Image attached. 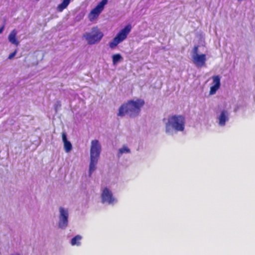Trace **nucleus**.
<instances>
[{
  "mask_svg": "<svg viewBox=\"0 0 255 255\" xmlns=\"http://www.w3.org/2000/svg\"><path fill=\"white\" fill-rule=\"evenodd\" d=\"M17 53V50H15L14 52L11 53L8 56V59H12L16 54Z\"/></svg>",
  "mask_w": 255,
  "mask_h": 255,
  "instance_id": "nucleus-19",
  "label": "nucleus"
},
{
  "mask_svg": "<svg viewBox=\"0 0 255 255\" xmlns=\"http://www.w3.org/2000/svg\"><path fill=\"white\" fill-rule=\"evenodd\" d=\"M101 151V146L99 141L97 139L92 140L90 148V163L89 166L90 176H91L92 173L96 169V166L100 157Z\"/></svg>",
  "mask_w": 255,
  "mask_h": 255,
  "instance_id": "nucleus-3",
  "label": "nucleus"
},
{
  "mask_svg": "<svg viewBox=\"0 0 255 255\" xmlns=\"http://www.w3.org/2000/svg\"><path fill=\"white\" fill-rule=\"evenodd\" d=\"M60 217L59 221V227L61 229L65 228L68 225V211L64 210V208L60 207Z\"/></svg>",
  "mask_w": 255,
  "mask_h": 255,
  "instance_id": "nucleus-7",
  "label": "nucleus"
},
{
  "mask_svg": "<svg viewBox=\"0 0 255 255\" xmlns=\"http://www.w3.org/2000/svg\"><path fill=\"white\" fill-rule=\"evenodd\" d=\"M108 0H102L93 9L89 14L88 17L90 21H93L97 18L101 13L104 8V6L107 3Z\"/></svg>",
  "mask_w": 255,
  "mask_h": 255,
  "instance_id": "nucleus-6",
  "label": "nucleus"
},
{
  "mask_svg": "<svg viewBox=\"0 0 255 255\" xmlns=\"http://www.w3.org/2000/svg\"><path fill=\"white\" fill-rule=\"evenodd\" d=\"M228 120V112L223 111L219 118V124L220 126H223L225 125L226 122Z\"/></svg>",
  "mask_w": 255,
  "mask_h": 255,
  "instance_id": "nucleus-13",
  "label": "nucleus"
},
{
  "mask_svg": "<svg viewBox=\"0 0 255 255\" xmlns=\"http://www.w3.org/2000/svg\"><path fill=\"white\" fill-rule=\"evenodd\" d=\"M131 30L130 24H128L124 28L121 29L117 34L116 36L109 43V46L113 49L116 47L119 43L125 40Z\"/></svg>",
  "mask_w": 255,
  "mask_h": 255,
  "instance_id": "nucleus-5",
  "label": "nucleus"
},
{
  "mask_svg": "<svg viewBox=\"0 0 255 255\" xmlns=\"http://www.w3.org/2000/svg\"><path fill=\"white\" fill-rule=\"evenodd\" d=\"M82 239L81 236L80 235H77L74 237L71 240V244L72 246L77 245L79 246L80 245V241Z\"/></svg>",
  "mask_w": 255,
  "mask_h": 255,
  "instance_id": "nucleus-15",
  "label": "nucleus"
},
{
  "mask_svg": "<svg viewBox=\"0 0 255 255\" xmlns=\"http://www.w3.org/2000/svg\"><path fill=\"white\" fill-rule=\"evenodd\" d=\"M70 1L71 0H63L62 2L57 6V11L58 12H62L64 9L67 8Z\"/></svg>",
  "mask_w": 255,
  "mask_h": 255,
  "instance_id": "nucleus-14",
  "label": "nucleus"
},
{
  "mask_svg": "<svg viewBox=\"0 0 255 255\" xmlns=\"http://www.w3.org/2000/svg\"><path fill=\"white\" fill-rule=\"evenodd\" d=\"M185 119L182 115H173L168 118V122L165 125V131L168 133L170 131L171 127L176 131H182L185 128Z\"/></svg>",
  "mask_w": 255,
  "mask_h": 255,
  "instance_id": "nucleus-2",
  "label": "nucleus"
},
{
  "mask_svg": "<svg viewBox=\"0 0 255 255\" xmlns=\"http://www.w3.org/2000/svg\"><path fill=\"white\" fill-rule=\"evenodd\" d=\"M198 47L199 46L198 45L195 46L193 48V55H196L198 54Z\"/></svg>",
  "mask_w": 255,
  "mask_h": 255,
  "instance_id": "nucleus-18",
  "label": "nucleus"
},
{
  "mask_svg": "<svg viewBox=\"0 0 255 255\" xmlns=\"http://www.w3.org/2000/svg\"><path fill=\"white\" fill-rule=\"evenodd\" d=\"M62 138L64 143V147L65 151L66 152H69L72 150V146L71 142L67 140L66 133H62Z\"/></svg>",
  "mask_w": 255,
  "mask_h": 255,
  "instance_id": "nucleus-11",
  "label": "nucleus"
},
{
  "mask_svg": "<svg viewBox=\"0 0 255 255\" xmlns=\"http://www.w3.org/2000/svg\"><path fill=\"white\" fill-rule=\"evenodd\" d=\"M213 83L214 85L211 87L210 94L213 95L216 93L217 91L220 87V78L219 76L216 75L212 77Z\"/></svg>",
  "mask_w": 255,
  "mask_h": 255,
  "instance_id": "nucleus-10",
  "label": "nucleus"
},
{
  "mask_svg": "<svg viewBox=\"0 0 255 255\" xmlns=\"http://www.w3.org/2000/svg\"><path fill=\"white\" fill-rule=\"evenodd\" d=\"M101 197L103 203L107 202L109 204H113L115 201L111 191L107 188H105L103 189Z\"/></svg>",
  "mask_w": 255,
  "mask_h": 255,
  "instance_id": "nucleus-8",
  "label": "nucleus"
},
{
  "mask_svg": "<svg viewBox=\"0 0 255 255\" xmlns=\"http://www.w3.org/2000/svg\"><path fill=\"white\" fill-rule=\"evenodd\" d=\"M130 149L126 146H124L122 148L119 149L118 155L120 156L124 153H129Z\"/></svg>",
  "mask_w": 255,
  "mask_h": 255,
  "instance_id": "nucleus-17",
  "label": "nucleus"
},
{
  "mask_svg": "<svg viewBox=\"0 0 255 255\" xmlns=\"http://www.w3.org/2000/svg\"><path fill=\"white\" fill-rule=\"evenodd\" d=\"M3 29H4V26H3L0 28V34L2 32Z\"/></svg>",
  "mask_w": 255,
  "mask_h": 255,
  "instance_id": "nucleus-20",
  "label": "nucleus"
},
{
  "mask_svg": "<svg viewBox=\"0 0 255 255\" xmlns=\"http://www.w3.org/2000/svg\"><path fill=\"white\" fill-rule=\"evenodd\" d=\"M83 36L89 45H93L101 40L104 34L98 26H95L92 28L91 32L85 33Z\"/></svg>",
  "mask_w": 255,
  "mask_h": 255,
  "instance_id": "nucleus-4",
  "label": "nucleus"
},
{
  "mask_svg": "<svg viewBox=\"0 0 255 255\" xmlns=\"http://www.w3.org/2000/svg\"><path fill=\"white\" fill-rule=\"evenodd\" d=\"M144 103V100L141 99L129 100L120 107L118 116L123 117L128 114L131 118L135 117L139 114Z\"/></svg>",
  "mask_w": 255,
  "mask_h": 255,
  "instance_id": "nucleus-1",
  "label": "nucleus"
},
{
  "mask_svg": "<svg viewBox=\"0 0 255 255\" xmlns=\"http://www.w3.org/2000/svg\"><path fill=\"white\" fill-rule=\"evenodd\" d=\"M16 30L15 29L12 30L8 36V40L12 44L17 46L19 44V42L16 38Z\"/></svg>",
  "mask_w": 255,
  "mask_h": 255,
  "instance_id": "nucleus-12",
  "label": "nucleus"
},
{
  "mask_svg": "<svg viewBox=\"0 0 255 255\" xmlns=\"http://www.w3.org/2000/svg\"><path fill=\"white\" fill-rule=\"evenodd\" d=\"M123 57L120 54H114L112 56L113 64H116L118 62L122 60Z\"/></svg>",
  "mask_w": 255,
  "mask_h": 255,
  "instance_id": "nucleus-16",
  "label": "nucleus"
},
{
  "mask_svg": "<svg viewBox=\"0 0 255 255\" xmlns=\"http://www.w3.org/2000/svg\"><path fill=\"white\" fill-rule=\"evenodd\" d=\"M192 61L197 67H202L205 65L206 61V55L204 54L193 55Z\"/></svg>",
  "mask_w": 255,
  "mask_h": 255,
  "instance_id": "nucleus-9",
  "label": "nucleus"
}]
</instances>
